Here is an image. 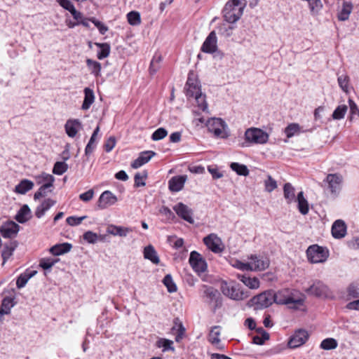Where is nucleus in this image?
I'll use <instances>...</instances> for the list:
<instances>
[{"label":"nucleus","instance_id":"nucleus-36","mask_svg":"<svg viewBox=\"0 0 359 359\" xmlns=\"http://www.w3.org/2000/svg\"><path fill=\"white\" fill-rule=\"evenodd\" d=\"M86 65L90 71V73L95 77H99L101 75L102 67L100 62L92 59H87Z\"/></svg>","mask_w":359,"mask_h":359},{"label":"nucleus","instance_id":"nucleus-55","mask_svg":"<svg viewBox=\"0 0 359 359\" xmlns=\"http://www.w3.org/2000/svg\"><path fill=\"white\" fill-rule=\"evenodd\" d=\"M173 330H176V341L179 342L184 337L185 334V328L182 323L177 324L175 323V325L172 327Z\"/></svg>","mask_w":359,"mask_h":359},{"label":"nucleus","instance_id":"nucleus-4","mask_svg":"<svg viewBox=\"0 0 359 359\" xmlns=\"http://www.w3.org/2000/svg\"><path fill=\"white\" fill-rule=\"evenodd\" d=\"M221 290L225 296L236 301L243 300L249 296L248 291H244L238 284L234 283L222 282Z\"/></svg>","mask_w":359,"mask_h":359},{"label":"nucleus","instance_id":"nucleus-62","mask_svg":"<svg viewBox=\"0 0 359 359\" xmlns=\"http://www.w3.org/2000/svg\"><path fill=\"white\" fill-rule=\"evenodd\" d=\"M86 217H87L86 216H83V217H80L72 216V217H67L66 221H67V223L70 226H76V225L80 224L82 222V221L84 219H86Z\"/></svg>","mask_w":359,"mask_h":359},{"label":"nucleus","instance_id":"nucleus-30","mask_svg":"<svg viewBox=\"0 0 359 359\" xmlns=\"http://www.w3.org/2000/svg\"><path fill=\"white\" fill-rule=\"evenodd\" d=\"M36 182L38 184H42L45 187H52L55 181V177L50 174L43 172L42 174L35 177Z\"/></svg>","mask_w":359,"mask_h":359},{"label":"nucleus","instance_id":"nucleus-39","mask_svg":"<svg viewBox=\"0 0 359 359\" xmlns=\"http://www.w3.org/2000/svg\"><path fill=\"white\" fill-rule=\"evenodd\" d=\"M95 44L97 47L100 48V50L98 51L97 54V57L99 60H102L109 56L110 53V46L108 43H95Z\"/></svg>","mask_w":359,"mask_h":359},{"label":"nucleus","instance_id":"nucleus-2","mask_svg":"<svg viewBox=\"0 0 359 359\" xmlns=\"http://www.w3.org/2000/svg\"><path fill=\"white\" fill-rule=\"evenodd\" d=\"M244 0H231L228 1L224 8V18L229 23L238 21L243 13Z\"/></svg>","mask_w":359,"mask_h":359},{"label":"nucleus","instance_id":"nucleus-49","mask_svg":"<svg viewBox=\"0 0 359 359\" xmlns=\"http://www.w3.org/2000/svg\"><path fill=\"white\" fill-rule=\"evenodd\" d=\"M173 341L167 339H159L156 341V346L159 348H163V351H166L168 350L174 351V348L172 347Z\"/></svg>","mask_w":359,"mask_h":359},{"label":"nucleus","instance_id":"nucleus-15","mask_svg":"<svg viewBox=\"0 0 359 359\" xmlns=\"http://www.w3.org/2000/svg\"><path fill=\"white\" fill-rule=\"evenodd\" d=\"M118 201L117 197L110 191H104L100 196L97 201V208L101 210L114 205Z\"/></svg>","mask_w":359,"mask_h":359},{"label":"nucleus","instance_id":"nucleus-26","mask_svg":"<svg viewBox=\"0 0 359 359\" xmlns=\"http://www.w3.org/2000/svg\"><path fill=\"white\" fill-rule=\"evenodd\" d=\"M353 10V4L350 1H344L337 18L340 21H346L348 19Z\"/></svg>","mask_w":359,"mask_h":359},{"label":"nucleus","instance_id":"nucleus-42","mask_svg":"<svg viewBox=\"0 0 359 359\" xmlns=\"http://www.w3.org/2000/svg\"><path fill=\"white\" fill-rule=\"evenodd\" d=\"M348 107L345 104L339 105L333 111L332 117L334 120H340L344 118Z\"/></svg>","mask_w":359,"mask_h":359},{"label":"nucleus","instance_id":"nucleus-61","mask_svg":"<svg viewBox=\"0 0 359 359\" xmlns=\"http://www.w3.org/2000/svg\"><path fill=\"white\" fill-rule=\"evenodd\" d=\"M57 259H42L40 261L39 266L43 269H50L56 262Z\"/></svg>","mask_w":359,"mask_h":359},{"label":"nucleus","instance_id":"nucleus-6","mask_svg":"<svg viewBox=\"0 0 359 359\" xmlns=\"http://www.w3.org/2000/svg\"><path fill=\"white\" fill-rule=\"evenodd\" d=\"M306 255L311 263H323L327 260L329 252L325 248L313 245L308 248Z\"/></svg>","mask_w":359,"mask_h":359},{"label":"nucleus","instance_id":"nucleus-44","mask_svg":"<svg viewBox=\"0 0 359 359\" xmlns=\"http://www.w3.org/2000/svg\"><path fill=\"white\" fill-rule=\"evenodd\" d=\"M128 22L133 26L139 25L141 23L140 14L137 11H130L127 14Z\"/></svg>","mask_w":359,"mask_h":359},{"label":"nucleus","instance_id":"nucleus-38","mask_svg":"<svg viewBox=\"0 0 359 359\" xmlns=\"http://www.w3.org/2000/svg\"><path fill=\"white\" fill-rule=\"evenodd\" d=\"M257 332L260 335H256L253 337L252 341L254 344L257 345H262L265 341L269 339V334L262 327H259L257 330Z\"/></svg>","mask_w":359,"mask_h":359},{"label":"nucleus","instance_id":"nucleus-3","mask_svg":"<svg viewBox=\"0 0 359 359\" xmlns=\"http://www.w3.org/2000/svg\"><path fill=\"white\" fill-rule=\"evenodd\" d=\"M269 134L258 128H249L244 134L245 142L243 147H248L251 144H264L269 140Z\"/></svg>","mask_w":359,"mask_h":359},{"label":"nucleus","instance_id":"nucleus-41","mask_svg":"<svg viewBox=\"0 0 359 359\" xmlns=\"http://www.w3.org/2000/svg\"><path fill=\"white\" fill-rule=\"evenodd\" d=\"M338 346L337 341L334 338H327L323 340L320 343V347L323 350H332L335 349Z\"/></svg>","mask_w":359,"mask_h":359},{"label":"nucleus","instance_id":"nucleus-22","mask_svg":"<svg viewBox=\"0 0 359 359\" xmlns=\"http://www.w3.org/2000/svg\"><path fill=\"white\" fill-rule=\"evenodd\" d=\"M187 178V175L172 177L168 182L170 190L174 192H177L182 190L184 187Z\"/></svg>","mask_w":359,"mask_h":359},{"label":"nucleus","instance_id":"nucleus-63","mask_svg":"<svg viewBox=\"0 0 359 359\" xmlns=\"http://www.w3.org/2000/svg\"><path fill=\"white\" fill-rule=\"evenodd\" d=\"M116 139L114 137H109L104 144V150L107 152H110L116 145Z\"/></svg>","mask_w":359,"mask_h":359},{"label":"nucleus","instance_id":"nucleus-64","mask_svg":"<svg viewBox=\"0 0 359 359\" xmlns=\"http://www.w3.org/2000/svg\"><path fill=\"white\" fill-rule=\"evenodd\" d=\"M57 1L60 6L70 13L75 9L74 6L69 0H57Z\"/></svg>","mask_w":359,"mask_h":359},{"label":"nucleus","instance_id":"nucleus-5","mask_svg":"<svg viewBox=\"0 0 359 359\" xmlns=\"http://www.w3.org/2000/svg\"><path fill=\"white\" fill-rule=\"evenodd\" d=\"M250 302L255 306V309H263L270 306L275 303L274 292L273 290H266L258 295L253 297Z\"/></svg>","mask_w":359,"mask_h":359},{"label":"nucleus","instance_id":"nucleus-21","mask_svg":"<svg viewBox=\"0 0 359 359\" xmlns=\"http://www.w3.org/2000/svg\"><path fill=\"white\" fill-rule=\"evenodd\" d=\"M156 155V153L152 151H145L140 154L137 158L133 161L131 166L133 168L137 169L144 164L147 163L150 159Z\"/></svg>","mask_w":359,"mask_h":359},{"label":"nucleus","instance_id":"nucleus-18","mask_svg":"<svg viewBox=\"0 0 359 359\" xmlns=\"http://www.w3.org/2000/svg\"><path fill=\"white\" fill-rule=\"evenodd\" d=\"M173 210L177 215L190 224H193L194 220L193 219V212L187 205L182 203H178L173 207Z\"/></svg>","mask_w":359,"mask_h":359},{"label":"nucleus","instance_id":"nucleus-20","mask_svg":"<svg viewBox=\"0 0 359 359\" xmlns=\"http://www.w3.org/2000/svg\"><path fill=\"white\" fill-rule=\"evenodd\" d=\"M65 128L69 137H74L78 131L82 128V125L78 119H69L66 122Z\"/></svg>","mask_w":359,"mask_h":359},{"label":"nucleus","instance_id":"nucleus-58","mask_svg":"<svg viewBox=\"0 0 359 359\" xmlns=\"http://www.w3.org/2000/svg\"><path fill=\"white\" fill-rule=\"evenodd\" d=\"M168 135L167 130L163 128H158L151 135V138L154 141L162 140Z\"/></svg>","mask_w":359,"mask_h":359},{"label":"nucleus","instance_id":"nucleus-33","mask_svg":"<svg viewBox=\"0 0 359 359\" xmlns=\"http://www.w3.org/2000/svg\"><path fill=\"white\" fill-rule=\"evenodd\" d=\"M84 100L83 102L81 108L83 110H87L90 108V105L94 102L95 95L93 90L89 88L84 89Z\"/></svg>","mask_w":359,"mask_h":359},{"label":"nucleus","instance_id":"nucleus-10","mask_svg":"<svg viewBox=\"0 0 359 359\" xmlns=\"http://www.w3.org/2000/svg\"><path fill=\"white\" fill-rule=\"evenodd\" d=\"M205 245L215 253H220L224 250V245L220 238L215 233H210L203 238Z\"/></svg>","mask_w":359,"mask_h":359},{"label":"nucleus","instance_id":"nucleus-28","mask_svg":"<svg viewBox=\"0 0 359 359\" xmlns=\"http://www.w3.org/2000/svg\"><path fill=\"white\" fill-rule=\"evenodd\" d=\"M31 218V210L27 205H24L16 214L15 219L23 224Z\"/></svg>","mask_w":359,"mask_h":359},{"label":"nucleus","instance_id":"nucleus-40","mask_svg":"<svg viewBox=\"0 0 359 359\" xmlns=\"http://www.w3.org/2000/svg\"><path fill=\"white\" fill-rule=\"evenodd\" d=\"M220 327L214 326L212 327L208 337L209 341L212 344H217L219 343Z\"/></svg>","mask_w":359,"mask_h":359},{"label":"nucleus","instance_id":"nucleus-35","mask_svg":"<svg viewBox=\"0 0 359 359\" xmlns=\"http://www.w3.org/2000/svg\"><path fill=\"white\" fill-rule=\"evenodd\" d=\"M34 187V183L28 180H22L15 187V191L20 194H25L27 191L31 190Z\"/></svg>","mask_w":359,"mask_h":359},{"label":"nucleus","instance_id":"nucleus-59","mask_svg":"<svg viewBox=\"0 0 359 359\" xmlns=\"http://www.w3.org/2000/svg\"><path fill=\"white\" fill-rule=\"evenodd\" d=\"M32 278V275H27V273L21 274L17 279L16 285L18 288H22L25 286L27 281Z\"/></svg>","mask_w":359,"mask_h":359},{"label":"nucleus","instance_id":"nucleus-19","mask_svg":"<svg viewBox=\"0 0 359 359\" xmlns=\"http://www.w3.org/2000/svg\"><path fill=\"white\" fill-rule=\"evenodd\" d=\"M250 271H263L269 266V260L266 257L251 255L250 257Z\"/></svg>","mask_w":359,"mask_h":359},{"label":"nucleus","instance_id":"nucleus-7","mask_svg":"<svg viewBox=\"0 0 359 359\" xmlns=\"http://www.w3.org/2000/svg\"><path fill=\"white\" fill-rule=\"evenodd\" d=\"M206 126L208 130L212 133L215 137L220 138L227 137L228 134L226 130L227 126L222 118H212L207 121Z\"/></svg>","mask_w":359,"mask_h":359},{"label":"nucleus","instance_id":"nucleus-9","mask_svg":"<svg viewBox=\"0 0 359 359\" xmlns=\"http://www.w3.org/2000/svg\"><path fill=\"white\" fill-rule=\"evenodd\" d=\"M189 262L193 269L198 273H203L207 269L205 260L196 251H192L190 253Z\"/></svg>","mask_w":359,"mask_h":359},{"label":"nucleus","instance_id":"nucleus-11","mask_svg":"<svg viewBox=\"0 0 359 359\" xmlns=\"http://www.w3.org/2000/svg\"><path fill=\"white\" fill-rule=\"evenodd\" d=\"M185 90L187 96L189 97L201 93V86L199 85L196 75L193 72L189 74Z\"/></svg>","mask_w":359,"mask_h":359},{"label":"nucleus","instance_id":"nucleus-1","mask_svg":"<svg viewBox=\"0 0 359 359\" xmlns=\"http://www.w3.org/2000/svg\"><path fill=\"white\" fill-rule=\"evenodd\" d=\"M275 303L280 305H287L288 308L292 309H298L303 306L305 302V295L300 291L285 288L274 292Z\"/></svg>","mask_w":359,"mask_h":359},{"label":"nucleus","instance_id":"nucleus-57","mask_svg":"<svg viewBox=\"0 0 359 359\" xmlns=\"http://www.w3.org/2000/svg\"><path fill=\"white\" fill-rule=\"evenodd\" d=\"M147 177V173L146 171H144L142 174L137 173L135 175V187H143L145 185L144 180Z\"/></svg>","mask_w":359,"mask_h":359},{"label":"nucleus","instance_id":"nucleus-56","mask_svg":"<svg viewBox=\"0 0 359 359\" xmlns=\"http://www.w3.org/2000/svg\"><path fill=\"white\" fill-rule=\"evenodd\" d=\"M264 186L265 190L270 193L277 188V182L271 176L269 175L267 179L264 181Z\"/></svg>","mask_w":359,"mask_h":359},{"label":"nucleus","instance_id":"nucleus-43","mask_svg":"<svg viewBox=\"0 0 359 359\" xmlns=\"http://www.w3.org/2000/svg\"><path fill=\"white\" fill-rule=\"evenodd\" d=\"M230 167L239 175L247 176L249 174V170L245 165L238 163H231Z\"/></svg>","mask_w":359,"mask_h":359},{"label":"nucleus","instance_id":"nucleus-34","mask_svg":"<svg viewBox=\"0 0 359 359\" xmlns=\"http://www.w3.org/2000/svg\"><path fill=\"white\" fill-rule=\"evenodd\" d=\"M72 249V245L68 243H64L62 244H57L53 246L50 251L54 255H60L69 252Z\"/></svg>","mask_w":359,"mask_h":359},{"label":"nucleus","instance_id":"nucleus-60","mask_svg":"<svg viewBox=\"0 0 359 359\" xmlns=\"http://www.w3.org/2000/svg\"><path fill=\"white\" fill-rule=\"evenodd\" d=\"M95 192L94 190L90 189L87 191L81 194L79 196V199L83 202L87 203L91 201L94 196Z\"/></svg>","mask_w":359,"mask_h":359},{"label":"nucleus","instance_id":"nucleus-50","mask_svg":"<svg viewBox=\"0 0 359 359\" xmlns=\"http://www.w3.org/2000/svg\"><path fill=\"white\" fill-rule=\"evenodd\" d=\"M68 169V165L66 163L62 161H57L55 163L53 172L55 175H61L65 173Z\"/></svg>","mask_w":359,"mask_h":359},{"label":"nucleus","instance_id":"nucleus-47","mask_svg":"<svg viewBox=\"0 0 359 359\" xmlns=\"http://www.w3.org/2000/svg\"><path fill=\"white\" fill-rule=\"evenodd\" d=\"M194 97H195L197 106L199 109L202 110L203 111H205L208 109V104L205 100V95L201 93Z\"/></svg>","mask_w":359,"mask_h":359},{"label":"nucleus","instance_id":"nucleus-53","mask_svg":"<svg viewBox=\"0 0 359 359\" xmlns=\"http://www.w3.org/2000/svg\"><path fill=\"white\" fill-rule=\"evenodd\" d=\"M13 306L12 299L9 297H5L1 303L0 309L1 314H7L9 313L11 308Z\"/></svg>","mask_w":359,"mask_h":359},{"label":"nucleus","instance_id":"nucleus-25","mask_svg":"<svg viewBox=\"0 0 359 359\" xmlns=\"http://www.w3.org/2000/svg\"><path fill=\"white\" fill-rule=\"evenodd\" d=\"M238 278L250 289H257L259 287V280L256 277H250L246 275L238 274Z\"/></svg>","mask_w":359,"mask_h":359},{"label":"nucleus","instance_id":"nucleus-12","mask_svg":"<svg viewBox=\"0 0 359 359\" xmlns=\"http://www.w3.org/2000/svg\"><path fill=\"white\" fill-rule=\"evenodd\" d=\"M343 181L342 176L339 174H328L325 182L327 184V188L334 195H337L341 188Z\"/></svg>","mask_w":359,"mask_h":359},{"label":"nucleus","instance_id":"nucleus-37","mask_svg":"<svg viewBox=\"0 0 359 359\" xmlns=\"http://www.w3.org/2000/svg\"><path fill=\"white\" fill-rule=\"evenodd\" d=\"M17 247L16 242H11L9 244H6L4 247V250L1 252V257L3 259V264L11 257L13 255V251Z\"/></svg>","mask_w":359,"mask_h":359},{"label":"nucleus","instance_id":"nucleus-29","mask_svg":"<svg viewBox=\"0 0 359 359\" xmlns=\"http://www.w3.org/2000/svg\"><path fill=\"white\" fill-rule=\"evenodd\" d=\"M283 195L288 204L296 201L297 198L295 197V189L289 182L285 183L283 187Z\"/></svg>","mask_w":359,"mask_h":359},{"label":"nucleus","instance_id":"nucleus-45","mask_svg":"<svg viewBox=\"0 0 359 359\" xmlns=\"http://www.w3.org/2000/svg\"><path fill=\"white\" fill-rule=\"evenodd\" d=\"M162 60V57L160 55H155L151 61L149 67V72L151 74H154L160 68V63Z\"/></svg>","mask_w":359,"mask_h":359},{"label":"nucleus","instance_id":"nucleus-24","mask_svg":"<svg viewBox=\"0 0 359 359\" xmlns=\"http://www.w3.org/2000/svg\"><path fill=\"white\" fill-rule=\"evenodd\" d=\"M56 201L47 198L45 199L36 209L35 215L37 218H41L45 212L55 204Z\"/></svg>","mask_w":359,"mask_h":359},{"label":"nucleus","instance_id":"nucleus-14","mask_svg":"<svg viewBox=\"0 0 359 359\" xmlns=\"http://www.w3.org/2000/svg\"><path fill=\"white\" fill-rule=\"evenodd\" d=\"M306 291L318 297H328L330 295L328 287L321 281L314 282Z\"/></svg>","mask_w":359,"mask_h":359},{"label":"nucleus","instance_id":"nucleus-13","mask_svg":"<svg viewBox=\"0 0 359 359\" xmlns=\"http://www.w3.org/2000/svg\"><path fill=\"white\" fill-rule=\"evenodd\" d=\"M20 230V226L13 221H7L0 226V233L4 238H15Z\"/></svg>","mask_w":359,"mask_h":359},{"label":"nucleus","instance_id":"nucleus-48","mask_svg":"<svg viewBox=\"0 0 359 359\" xmlns=\"http://www.w3.org/2000/svg\"><path fill=\"white\" fill-rule=\"evenodd\" d=\"M163 283L167 287L168 291L169 292H174L177 291V286H176L175 283H174L171 275L167 274L164 277V278L163 280Z\"/></svg>","mask_w":359,"mask_h":359},{"label":"nucleus","instance_id":"nucleus-16","mask_svg":"<svg viewBox=\"0 0 359 359\" xmlns=\"http://www.w3.org/2000/svg\"><path fill=\"white\" fill-rule=\"evenodd\" d=\"M309 339V333L304 330H299L291 337L288 341V346L291 348H295L304 344Z\"/></svg>","mask_w":359,"mask_h":359},{"label":"nucleus","instance_id":"nucleus-52","mask_svg":"<svg viewBox=\"0 0 359 359\" xmlns=\"http://www.w3.org/2000/svg\"><path fill=\"white\" fill-rule=\"evenodd\" d=\"M348 296L351 299L359 298V284L352 283L347 288Z\"/></svg>","mask_w":359,"mask_h":359},{"label":"nucleus","instance_id":"nucleus-27","mask_svg":"<svg viewBox=\"0 0 359 359\" xmlns=\"http://www.w3.org/2000/svg\"><path fill=\"white\" fill-rule=\"evenodd\" d=\"M107 231L108 233L113 236L126 237L130 232L132 231V229L128 227H123L111 224L108 226Z\"/></svg>","mask_w":359,"mask_h":359},{"label":"nucleus","instance_id":"nucleus-8","mask_svg":"<svg viewBox=\"0 0 359 359\" xmlns=\"http://www.w3.org/2000/svg\"><path fill=\"white\" fill-rule=\"evenodd\" d=\"M203 297L205 301L210 304H212L213 310L220 308L222 304V297L219 292L210 286L203 285Z\"/></svg>","mask_w":359,"mask_h":359},{"label":"nucleus","instance_id":"nucleus-17","mask_svg":"<svg viewBox=\"0 0 359 359\" xmlns=\"http://www.w3.org/2000/svg\"><path fill=\"white\" fill-rule=\"evenodd\" d=\"M217 50V38L216 32L212 31L201 46V51L206 53H214Z\"/></svg>","mask_w":359,"mask_h":359},{"label":"nucleus","instance_id":"nucleus-46","mask_svg":"<svg viewBox=\"0 0 359 359\" xmlns=\"http://www.w3.org/2000/svg\"><path fill=\"white\" fill-rule=\"evenodd\" d=\"M83 238L88 243L94 244L97 243L100 238L102 239V236H99L96 233H94L91 231H88L83 233Z\"/></svg>","mask_w":359,"mask_h":359},{"label":"nucleus","instance_id":"nucleus-51","mask_svg":"<svg viewBox=\"0 0 359 359\" xmlns=\"http://www.w3.org/2000/svg\"><path fill=\"white\" fill-rule=\"evenodd\" d=\"M300 126L298 123H290L285 129V133L287 138H290L296 133H299Z\"/></svg>","mask_w":359,"mask_h":359},{"label":"nucleus","instance_id":"nucleus-32","mask_svg":"<svg viewBox=\"0 0 359 359\" xmlns=\"http://www.w3.org/2000/svg\"><path fill=\"white\" fill-rule=\"evenodd\" d=\"M296 201L298 203L299 211L304 215L309 212V208L307 200L304 196V192L300 191L297 194Z\"/></svg>","mask_w":359,"mask_h":359},{"label":"nucleus","instance_id":"nucleus-54","mask_svg":"<svg viewBox=\"0 0 359 359\" xmlns=\"http://www.w3.org/2000/svg\"><path fill=\"white\" fill-rule=\"evenodd\" d=\"M338 83L339 87L342 89L345 93L348 92V83H349V77L347 75H341L338 77Z\"/></svg>","mask_w":359,"mask_h":359},{"label":"nucleus","instance_id":"nucleus-31","mask_svg":"<svg viewBox=\"0 0 359 359\" xmlns=\"http://www.w3.org/2000/svg\"><path fill=\"white\" fill-rule=\"evenodd\" d=\"M144 257L150 260L152 263L158 264L160 262L159 257L154 248L149 245L144 249Z\"/></svg>","mask_w":359,"mask_h":359},{"label":"nucleus","instance_id":"nucleus-23","mask_svg":"<svg viewBox=\"0 0 359 359\" xmlns=\"http://www.w3.org/2000/svg\"><path fill=\"white\" fill-rule=\"evenodd\" d=\"M346 233V225L343 220L338 219L332 226V234L335 238H342Z\"/></svg>","mask_w":359,"mask_h":359}]
</instances>
